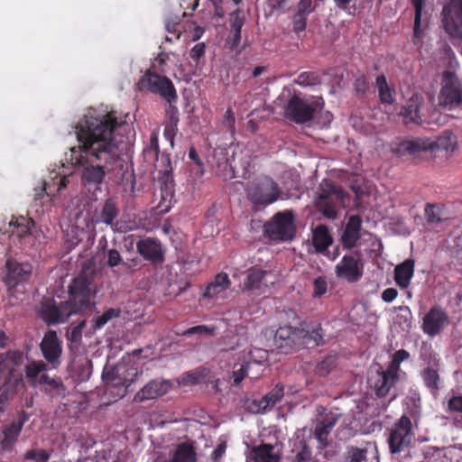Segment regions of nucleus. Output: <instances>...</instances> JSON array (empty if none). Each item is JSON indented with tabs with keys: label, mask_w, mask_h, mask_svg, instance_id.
I'll use <instances>...</instances> for the list:
<instances>
[{
	"label": "nucleus",
	"mask_w": 462,
	"mask_h": 462,
	"mask_svg": "<svg viewBox=\"0 0 462 462\" xmlns=\"http://www.w3.org/2000/svg\"><path fill=\"white\" fill-rule=\"evenodd\" d=\"M136 251L152 264H162L165 260V250L158 238L144 237L137 241Z\"/></svg>",
	"instance_id": "f3484780"
},
{
	"label": "nucleus",
	"mask_w": 462,
	"mask_h": 462,
	"mask_svg": "<svg viewBox=\"0 0 462 462\" xmlns=\"http://www.w3.org/2000/svg\"><path fill=\"white\" fill-rule=\"evenodd\" d=\"M88 328L87 319L80 320L76 326L71 327L70 330L67 332V338L76 346L81 344L82 335Z\"/></svg>",
	"instance_id": "79ce46f5"
},
{
	"label": "nucleus",
	"mask_w": 462,
	"mask_h": 462,
	"mask_svg": "<svg viewBox=\"0 0 462 462\" xmlns=\"http://www.w3.org/2000/svg\"><path fill=\"white\" fill-rule=\"evenodd\" d=\"M434 149H442L447 152H454L457 148V136L450 131H445L436 141H433Z\"/></svg>",
	"instance_id": "ea45409f"
},
{
	"label": "nucleus",
	"mask_w": 462,
	"mask_h": 462,
	"mask_svg": "<svg viewBox=\"0 0 462 462\" xmlns=\"http://www.w3.org/2000/svg\"><path fill=\"white\" fill-rule=\"evenodd\" d=\"M205 43L199 42L197 43L189 52V57L195 60L198 61L202 56L205 54Z\"/></svg>",
	"instance_id": "69168bd1"
},
{
	"label": "nucleus",
	"mask_w": 462,
	"mask_h": 462,
	"mask_svg": "<svg viewBox=\"0 0 462 462\" xmlns=\"http://www.w3.org/2000/svg\"><path fill=\"white\" fill-rule=\"evenodd\" d=\"M450 411L462 412V395L452 396L448 402Z\"/></svg>",
	"instance_id": "0e129e2a"
},
{
	"label": "nucleus",
	"mask_w": 462,
	"mask_h": 462,
	"mask_svg": "<svg viewBox=\"0 0 462 462\" xmlns=\"http://www.w3.org/2000/svg\"><path fill=\"white\" fill-rule=\"evenodd\" d=\"M414 437L412 423L407 415H402L394 423L388 439L391 453L397 454L409 448Z\"/></svg>",
	"instance_id": "1a4fd4ad"
},
{
	"label": "nucleus",
	"mask_w": 462,
	"mask_h": 462,
	"mask_svg": "<svg viewBox=\"0 0 462 462\" xmlns=\"http://www.w3.org/2000/svg\"><path fill=\"white\" fill-rule=\"evenodd\" d=\"M93 312L96 313V316L91 319L89 326L85 331V336L88 337H91L97 330L102 329L110 320L121 315V310L118 308H109L102 314H99L96 308L94 310L88 311L83 316L89 317Z\"/></svg>",
	"instance_id": "5701e85b"
},
{
	"label": "nucleus",
	"mask_w": 462,
	"mask_h": 462,
	"mask_svg": "<svg viewBox=\"0 0 462 462\" xmlns=\"http://www.w3.org/2000/svg\"><path fill=\"white\" fill-rule=\"evenodd\" d=\"M40 349L42 356L51 365V368L56 369L60 365L62 346L56 331L48 330L44 334L40 344Z\"/></svg>",
	"instance_id": "dca6fc26"
},
{
	"label": "nucleus",
	"mask_w": 462,
	"mask_h": 462,
	"mask_svg": "<svg viewBox=\"0 0 462 462\" xmlns=\"http://www.w3.org/2000/svg\"><path fill=\"white\" fill-rule=\"evenodd\" d=\"M230 285V280L226 273H217L215 280L210 282L204 292L205 297H213L214 295L226 291Z\"/></svg>",
	"instance_id": "c9c22d12"
},
{
	"label": "nucleus",
	"mask_w": 462,
	"mask_h": 462,
	"mask_svg": "<svg viewBox=\"0 0 462 462\" xmlns=\"http://www.w3.org/2000/svg\"><path fill=\"white\" fill-rule=\"evenodd\" d=\"M424 105V98L420 94H413L402 106L399 116L402 117L404 125L413 124L421 125L423 119L420 108Z\"/></svg>",
	"instance_id": "6ab92c4d"
},
{
	"label": "nucleus",
	"mask_w": 462,
	"mask_h": 462,
	"mask_svg": "<svg viewBox=\"0 0 462 462\" xmlns=\"http://www.w3.org/2000/svg\"><path fill=\"white\" fill-rule=\"evenodd\" d=\"M338 417L336 414H326L321 420L318 421L314 429V436L319 444V448L329 446L328 437L337 424Z\"/></svg>",
	"instance_id": "393cba45"
},
{
	"label": "nucleus",
	"mask_w": 462,
	"mask_h": 462,
	"mask_svg": "<svg viewBox=\"0 0 462 462\" xmlns=\"http://www.w3.org/2000/svg\"><path fill=\"white\" fill-rule=\"evenodd\" d=\"M375 84L378 88L379 99L383 104L392 105L394 102V90L392 89L383 74L379 75L375 79Z\"/></svg>",
	"instance_id": "4c0bfd02"
},
{
	"label": "nucleus",
	"mask_w": 462,
	"mask_h": 462,
	"mask_svg": "<svg viewBox=\"0 0 462 462\" xmlns=\"http://www.w3.org/2000/svg\"><path fill=\"white\" fill-rule=\"evenodd\" d=\"M122 124L116 112H88L76 125L78 146L70 148V162L82 168L85 185H100L120 162L121 151L115 132Z\"/></svg>",
	"instance_id": "f257e3e1"
},
{
	"label": "nucleus",
	"mask_w": 462,
	"mask_h": 462,
	"mask_svg": "<svg viewBox=\"0 0 462 462\" xmlns=\"http://www.w3.org/2000/svg\"><path fill=\"white\" fill-rule=\"evenodd\" d=\"M83 230H79L77 226H71L67 229L66 241L70 247L76 246L81 240Z\"/></svg>",
	"instance_id": "603ef678"
},
{
	"label": "nucleus",
	"mask_w": 462,
	"mask_h": 462,
	"mask_svg": "<svg viewBox=\"0 0 462 462\" xmlns=\"http://www.w3.org/2000/svg\"><path fill=\"white\" fill-rule=\"evenodd\" d=\"M449 324V317L447 311L436 305L430 309L422 319V331L429 337H434Z\"/></svg>",
	"instance_id": "2eb2a0df"
},
{
	"label": "nucleus",
	"mask_w": 462,
	"mask_h": 462,
	"mask_svg": "<svg viewBox=\"0 0 462 462\" xmlns=\"http://www.w3.org/2000/svg\"><path fill=\"white\" fill-rule=\"evenodd\" d=\"M273 450L274 446L269 443L254 447L251 450V459L254 462H279L280 457Z\"/></svg>",
	"instance_id": "7c9ffc66"
},
{
	"label": "nucleus",
	"mask_w": 462,
	"mask_h": 462,
	"mask_svg": "<svg viewBox=\"0 0 462 462\" xmlns=\"http://www.w3.org/2000/svg\"><path fill=\"white\" fill-rule=\"evenodd\" d=\"M300 331L302 332V334L300 335L301 348L306 346H324L326 343L325 330L320 323L302 322L300 326Z\"/></svg>",
	"instance_id": "aec40b11"
},
{
	"label": "nucleus",
	"mask_w": 462,
	"mask_h": 462,
	"mask_svg": "<svg viewBox=\"0 0 462 462\" xmlns=\"http://www.w3.org/2000/svg\"><path fill=\"white\" fill-rule=\"evenodd\" d=\"M362 218L358 215L349 217L340 238L344 249L354 248L361 238Z\"/></svg>",
	"instance_id": "412c9836"
},
{
	"label": "nucleus",
	"mask_w": 462,
	"mask_h": 462,
	"mask_svg": "<svg viewBox=\"0 0 462 462\" xmlns=\"http://www.w3.org/2000/svg\"><path fill=\"white\" fill-rule=\"evenodd\" d=\"M335 273L337 278L348 282H358L364 274V262L359 251L345 254L341 261L335 266Z\"/></svg>",
	"instance_id": "9d476101"
},
{
	"label": "nucleus",
	"mask_w": 462,
	"mask_h": 462,
	"mask_svg": "<svg viewBox=\"0 0 462 462\" xmlns=\"http://www.w3.org/2000/svg\"><path fill=\"white\" fill-rule=\"evenodd\" d=\"M422 378L426 386L433 393H437L439 389V375L438 372L431 367H427L422 372Z\"/></svg>",
	"instance_id": "49530a36"
},
{
	"label": "nucleus",
	"mask_w": 462,
	"mask_h": 462,
	"mask_svg": "<svg viewBox=\"0 0 462 462\" xmlns=\"http://www.w3.org/2000/svg\"><path fill=\"white\" fill-rule=\"evenodd\" d=\"M170 462H197V454L194 447L187 442L177 446Z\"/></svg>",
	"instance_id": "72a5a7b5"
},
{
	"label": "nucleus",
	"mask_w": 462,
	"mask_h": 462,
	"mask_svg": "<svg viewBox=\"0 0 462 462\" xmlns=\"http://www.w3.org/2000/svg\"><path fill=\"white\" fill-rule=\"evenodd\" d=\"M138 89H147L159 95L166 103H177L178 95L174 84L166 76L151 69L146 70L137 83Z\"/></svg>",
	"instance_id": "39448f33"
},
{
	"label": "nucleus",
	"mask_w": 462,
	"mask_h": 462,
	"mask_svg": "<svg viewBox=\"0 0 462 462\" xmlns=\"http://www.w3.org/2000/svg\"><path fill=\"white\" fill-rule=\"evenodd\" d=\"M156 159H157V162L162 164L159 166V167H161L159 169V172L162 173L163 176L168 180L172 171L170 154L162 152L161 155L159 154L158 158H156Z\"/></svg>",
	"instance_id": "8fccbe9b"
},
{
	"label": "nucleus",
	"mask_w": 462,
	"mask_h": 462,
	"mask_svg": "<svg viewBox=\"0 0 462 462\" xmlns=\"http://www.w3.org/2000/svg\"><path fill=\"white\" fill-rule=\"evenodd\" d=\"M345 191L332 182L325 180L319 185V191L315 200L317 209L327 218L337 217V206L345 197Z\"/></svg>",
	"instance_id": "423d86ee"
},
{
	"label": "nucleus",
	"mask_w": 462,
	"mask_h": 462,
	"mask_svg": "<svg viewBox=\"0 0 462 462\" xmlns=\"http://www.w3.org/2000/svg\"><path fill=\"white\" fill-rule=\"evenodd\" d=\"M178 132V123L173 120L172 122L168 121L163 130V136L170 142L171 148L174 146V138Z\"/></svg>",
	"instance_id": "6e6d98bb"
},
{
	"label": "nucleus",
	"mask_w": 462,
	"mask_h": 462,
	"mask_svg": "<svg viewBox=\"0 0 462 462\" xmlns=\"http://www.w3.org/2000/svg\"><path fill=\"white\" fill-rule=\"evenodd\" d=\"M118 215L119 209L117 208L116 200L112 198L107 199L105 201L100 213L101 222L106 225H112L114 220L118 217Z\"/></svg>",
	"instance_id": "58836bf2"
},
{
	"label": "nucleus",
	"mask_w": 462,
	"mask_h": 462,
	"mask_svg": "<svg viewBox=\"0 0 462 462\" xmlns=\"http://www.w3.org/2000/svg\"><path fill=\"white\" fill-rule=\"evenodd\" d=\"M398 382L393 376L385 374L383 370L377 371L376 379L373 383V389L375 395L379 398L385 397L389 394L390 390Z\"/></svg>",
	"instance_id": "c756f323"
},
{
	"label": "nucleus",
	"mask_w": 462,
	"mask_h": 462,
	"mask_svg": "<svg viewBox=\"0 0 462 462\" xmlns=\"http://www.w3.org/2000/svg\"><path fill=\"white\" fill-rule=\"evenodd\" d=\"M355 1L356 0H334V3L340 10H343L347 14L354 15L356 11V7L355 4L351 5V3Z\"/></svg>",
	"instance_id": "680f3d73"
},
{
	"label": "nucleus",
	"mask_w": 462,
	"mask_h": 462,
	"mask_svg": "<svg viewBox=\"0 0 462 462\" xmlns=\"http://www.w3.org/2000/svg\"><path fill=\"white\" fill-rule=\"evenodd\" d=\"M215 332V328L208 327L206 325H198L192 328H189L183 331L180 335L182 336H190L194 334L202 335V334H208L213 335Z\"/></svg>",
	"instance_id": "4d7b16f0"
},
{
	"label": "nucleus",
	"mask_w": 462,
	"mask_h": 462,
	"mask_svg": "<svg viewBox=\"0 0 462 462\" xmlns=\"http://www.w3.org/2000/svg\"><path fill=\"white\" fill-rule=\"evenodd\" d=\"M51 452L43 448L28 449L23 456V460H32L34 462H47L51 458Z\"/></svg>",
	"instance_id": "09e8293b"
},
{
	"label": "nucleus",
	"mask_w": 462,
	"mask_h": 462,
	"mask_svg": "<svg viewBox=\"0 0 462 462\" xmlns=\"http://www.w3.org/2000/svg\"><path fill=\"white\" fill-rule=\"evenodd\" d=\"M354 88L357 94L365 95L369 89V82L365 75L358 76L354 82Z\"/></svg>",
	"instance_id": "052dcab7"
},
{
	"label": "nucleus",
	"mask_w": 462,
	"mask_h": 462,
	"mask_svg": "<svg viewBox=\"0 0 462 462\" xmlns=\"http://www.w3.org/2000/svg\"><path fill=\"white\" fill-rule=\"evenodd\" d=\"M399 370H400V364L392 358V361L390 362L388 367L386 368V370H383V372H384L385 374L393 376V378H395L396 380L399 381V375H398Z\"/></svg>",
	"instance_id": "338daca9"
},
{
	"label": "nucleus",
	"mask_w": 462,
	"mask_h": 462,
	"mask_svg": "<svg viewBox=\"0 0 462 462\" xmlns=\"http://www.w3.org/2000/svg\"><path fill=\"white\" fill-rule=\"evenodd\" d=\"M328 291V283L326 278L323 276H319L316 278L313 282V298H320L322 297Z\"/></svg>",
	"instance_id": "5fc2aeb1"
},
{
	"label": "nucleus",
	"mask_w": 462,
	"mask_h": 462,
	"mask_svg": "<svg viewBox=\"0 0 462 462\" xmlns=\"http://www.w3.org/2000/svg\"><path fill=\"white\" fill-rule=\"evenodd\" d=\"M48 365L43 361L32 360L26 364L24 367V372L29 381H34L39 377L40 374L42 373L43 371H46Z\"/></svg>",
	"instance_id": "c03bdc74"
},
{
	"label": "nucleus",
	"mask_w": 462,
	"mask_h": 462,
	"mask_svg": "<svg viewBox=\"0 0 462 462\" xmlns=\"http://www.w3.org/2000/svg\"><path fill=\"white\" fill-rule=\"evenodd\" d=\"M253 363L251 362H245L244 363L238 370H236L233 372V379L235 384H239L248 374H249V369ZM254 365H260V362H254Z\"/></svg>",
	"instance_id": "3c124183"
},
{
	"label": "nucleus",
	"mask_w": 462,
	"mask_h": 462,
	"mask_svg": "<svg viewBox=\"0 0 462 462\" xmlns=\"http://www.w3.org/2000/svg\"><path fill=\"white\" fill-rule=\"evenodd\" d=\"M424 2L425 0H411V4L414 6V24L412 34V42L414 45H420L422 42V11L424 7Z\"/></svg>",
	"instance_id": "473e14b6"
},
{
	"label": "nucleus",
	"mask_w": 462,
	"mask_h": 462,
	"mask_svg": "<svg viewBox=\"0 0 462 462\" xmlns=\"http://www.w3.org/2000/svg\"><path fill=\"white\" fill-rule=\"evenodd\" d=\"M102 379L106 385H112L118 389V393L123 397L126 393V388L129 385L126 380L122 381L117 372L114 368L105 370L102 374Z\"/></svg>",
	"instance_id": "e433bc0d"
},
{
	"label": "nucleus",
	"mask_w": 462,
	"mask_h": 462,
	"mask_svg": "<svg viewBox=\"0 0 462 462\" xmlns=\"http://www.w3.org/2000/svg\"><path fill=\"white\" fill-rule=\"evenodd\" d=\"M400 148L410 154H417L421 152L433 151L434 143L430 138L418 137L402 142Z\"/></svg>",
	"instance_id": "c85d7f7f"
},
{
	"label": "nucleus",
	"mask_w": 462,
	"mask_h": 462,
	"mask_svg": "<svg viewBox=\"0 0 462 462\" xmlns=\"http://www.w3.org/2000/svg\"><path fill=\"white\" fill-rule=\"evenodd\" d=\"M344 462H379L376 446L371 443H367L364 448L348 446Z\"/></svg>",
	"instance_id": "4be33fe9"
},
{
	"label": "nucleus",
	"mask_w": 462,
	"mask_h": 462,
	"mask_svg": "<svg viewBox=\"0 0 462 462\" xmlns=\"http://www.w3.org/2000/svg\"><path fill=\"white\" fill-rule=\"evenodd\" d=\"M24 359L22 350H9L0 354V413L5 412L23 382L18 370Z\"/></svg>",
	"instance_id": "7ed1b4c3"
},
{
	"label": "nucleus",
	"mask_w": 462,
	"mask_h": 462,
	"mask_svg": "<svg viewBox=\"0 0 462 462\" xmlns=\"http://www.w3.org/2000/svg\"><path fill=\"white\" fill-rule=\"evenodd\" d=\"M402 415H407L414 421L418 420L420 416V399L416 395L409 396L406 400V409Z\"/></svg>",
	"instance_id": "37998d69"
},
{
	"label": "nucleus",
	"mask_w": 462,
	"mask_h": 462,
	"mask_svg": "<svg viewBox=\"0 0 462 462\" xmlns=\"http://www.w3.org/2000/svg\"><path fill=\"white\" fill-rule=\"evenodd\" d=\"M333 237L325 225H318L312 230V245L317 253H324L332 245Z\"/></svg>",
	"instance_id": "cd10ccee"
},
{
	"label": "nucleus",
	"mask_w": 462,
	"mask_h": 462,
	"mask_svg": "<svg viewBox=\"0 0 462 462\" xmlns=\"http://www.w3.org/2000/svg\"><path fill=\"white\" fill-rule=\"evenodd\" d=\"M439 104L448 109L462 105V81L452 71L447 70L442 75Z\"/></svg>",
	"instance_id": "0eeeda50"
},
{
	"label": "nucleus",
	"mask_w": 462,
	"mask_h": 462,
	"mask_svg": "<svg viewBox=\"0 0 462 462\" xmlns=\"http://www.w3.org/2000/svg\"><path fill=\"white\" fill-rule=\"evenodd\" d=\"M21 431L22 430L12 422L4 426L1 433L0 449L2 451H11L17 442Z\"/></svg>",
	"instance_id": "2f4dec72"
},
{
	"label": "nucleus",
	"mask_w": 462,
	"mask_h": 462,
	"mask_svg": "<svg viewBox=\"0 0 462 462\" xmlns=\"http://www.w3.org/2000/svg\"><path fill=\"white\" fill-rule=\"evenodd\" d=\"M265 233L273 240L290 241L296 232L292 211L285 210L276 213L265 225Z\"/></svg>",
	"instance_id": "6e6552de"
},
{
	"label": "nucleus",
	"mask_w": 462,
	"mask_h": 462,
	"mask_svg": "<svg viewBox=\"0 0 462 462\" xmlns=\"http://www.w3.org/2000/svg\"><path fill=\"white\" fill-rule=\"evenodd\" d=\"M441 15L445 32L453 38L462 39V0H449Z\"/></svg>",
	"instance_id": "f8f14e48"
},
{
	"label": "nucleus",
	"mask_w": 462,
	"mask_h": 462,
	"mask_svg": "<svg viewBox=\"0 0 462 462\" xmlns=\"http://www.w3.org/2000/svg\"><path fill=\"white\" fill-rule=\"evenodd\" d=\"M415 262L412 259H406L394 268V281L401 289L409 287L414 274Z\"/></svg>",
	"instance_id": "bb28decb"
},
{
	"label": "nucleus",
	"mask_w": 462,
	"mask_h": 462,
	"mask_svg": "<svg viewBox=\"0 0 462 462\" xmlns=\"http://www.w3.org/2000/svg\"><path fill=\"white\" fill-rule=\"evenodd\" d=\"M292 24L293 31L296 33L305 31L307 25V15L296 13L292 20Z\"/></svg>",
	"instance_id": "bf43d9fd"
},
{
	"label": "nucleus",
	"mask_w": 462,
	"mask_h": 462,
	"mask_svg": "<svg viewBox=\"0 0 462 462\" xmlns=\"http://www.w3.org/2000/svg\"><path fill=\"white\" fill-rule=\"evenodd\" d=\"M273 406L274 405L271 404V401L267 399L265 394L260 400H253L248 402L246 404V409L252 413H264Z\"/></svg>",
	"instance_id": "de8ad7c7"
},
{
	"label": "nucleus",
	"mask_w": 462,
	"mask_h": 462,
	"mask_svg": "<svg viewBox=\"0 0 462 462\" xmlns=\"http://www.w3.org/2000/svg\"><path fill=\"white\" fill-rule=\"evenodd\" d=\"M38 383L45 386L44 392L47 393L57 392L60 395L65 391V386L60 378H51L46 374L40 375Z\"/></svg>",
	"instance_id": "a19ab883"
},
{
	"label": "nucleus",
	"mask_w": 462,
	"mask_h": 462,
	"mask_svg": "<svg viewBox=\"0 0 462 462\" xmlns=\"http://www.w3.org/2000/svg\"><path fill=\"white\" fill-rule=\"evenodd\" d=\"M90 280L83 275L75 277L69 285L67 300L57 303L53 299H43L39 315L47 325L65 323L72 315H86L96 309L95 293Z\"/></svg>",
	"instance_id": "f03ea898"
},
{
	"label": "nucleus",
	"mask_w": 462,
	"mask_h": 462,
	"mask_svg": "<svg viewBox=\"0 0 462 462\" xmlns=\"http://www.w3.org/2000/svg\"><path fill=\"white\" fill-rule=\"evenodd\" d=\"M245 191L247 199L257 209L264 208L279 199H287L278 183L267 175L254 180L248 185Z\"/></svg>",
	"instance_id": "20e7f679"
},
{
	"label": "nucleus",
	"mask_w": 462,
	"mask_h": 462,
	"mask_svg": "<svg viewBox=\"0 0 462 462\" xmlns=\"http://www.w3.org/2000/svg\"><path fill=\"white\" fill-rule=\"evenodd\" d=\"M122 263V257L116 249H109L107 251L106 263L109 267H116Z\"/></svg>",
	"instance_id": "e2e57ef3"
},
{
	"label": "nucleus",
	"mask_w": 462,
	"mask_h": 462,
	"mask_svg": "<svg viewBox=\"0 0 462 462\" xmlns=\"http://www.w3.org/2000/svg\"><path fill=\"white\" fill-rule=\"evenodd\" d=\"M291 451L294 453L292 462H314L311 448L303 438L294 442Z\"/></svg>",
	"instance_id": "f704fd0d"
},
{
	"label": "nucleus",
	"mask_w": 462,
	"mask_h": 462,
	"mask_svg": "<svg viewBox=\"0 0 462 462\" xmlns=\"http://www.w3.org/2000/svg\"><path fill=\"white\" fill-rule=\"evenodd\" d=\"M337 357L335 355H328L323 360L319 362L315 368V373L319 376L328 375L337 366Z\"/></svg>",
	"instance_id": "a18cd8bd"
},
{
	"label": "nucleus",
	"mask_w": 462,
	"mask_h": 462,
	"mask_svg": "<svg viewBox=\"0 0 462 462\" xmlns=\"http://www.w3.org/2000/svg\"><path fill=\"white\" fill-rule=\"evenodd\" d=\"M300 327L280 326L274 335V344L285 354L295 352L301 348Z\"/></svg>",
	"instance_id": "4468645a"
},
{
	"label": "nucleus",
	"mask_w": 462,
	"mask_h": 462,
	"mask_svg": "<svg viewBox=\"0 0 462 462\" xmlns=\"http://www.w3.org/2000/svg\"><path fill=\"white\" fill-rule=\"evenodd\" d=\"M5 276L4 282L9 291H13L19 285L29 282L32 266L29 263H20L14 259H7L5 262Z\"/></svg>",
	"instance_id": "ddd939ff"
},
{
	"label": "nucleus",
	"mask_w": 462,
	"mask_h": 462,
	"mask_svg": "<svg viewBox=\"0 0 462 462\" xmlns=\"http://www.w3.org/2000/svg\"><path fill=\"white\" fill-rule=\"evenodd\" d=\"M319 102L307 103L299 96H292L285 106L284 114L286 118L296 123L304 124L312 120Z\"/></svg>",
	"instance_id": "9b49d317"
},
{
	"label": "nucleus",
	"mask_w": 462,
	"mask_h": 462,
	"mask_svg": "<svg viewBox=\"0 0 462 462\" xmlns=\"http://www.w3.org/2000/svg\"><path fill=\"white\" fill-rule=\"evenodd\" d=\"M172 387L170 380L156 378L149 381L134 396V402H143L166 394Z\"/></svg>",
	"instance_id": "a211bd4d"
},
{
	"label": "nucleus",
	"mask_w": 462,
	"mask_h": 462,
	"mask_svg": "<svg viewBox=\"0 0 462 462\" xmlns=\"http://www.w3.org/2000/svg\"><path fill=\"white\" fill-rule=\"evenodd\" d=\"M295 82L300 86H313L319 82V76L314 72H302L298 76Z\"/></svg>",
	"instance_id": "864d4df0"
},
{
	"label": "nucleus",
	"mask_w": 462,
	"mask_h": 462,
	"mask_svg": "<svg viewBox=\"0 0 462 462\" xmlns=\"http://www.w3.org/2000/svg\"><path fill=\"white\" fill-rule=\"evenodd\" d=\"M267 274L266 271L250 268L244 282V291L251 292L254 295H260L264 287V278Z\"/></svg>",
	"instance_id": "a878e982"
},
{
	"label": "nucleus",
	"mask_w": 462,
	"mask_h": 462,
	"mask_svg": "<svg viewBox=\"0 0 462 462\" xmlns=\"http://www.w3.org/2000/svg\"><path fill=\"white\" fill-rule=\"evenodd\" d=\"M284 395V387L282 384H276L270 392L266 393L267 399L271 401V404L278 403Z\"/></svg>",
	"instance_id": "13d9d810"
},
{
	"label": "nucleus",
	"mask_w": 462,
	"mask_h": 462,
	"mask_svg": "<svg viewBox=\"0 0 462 462\" xmlns=\"http://www.w3.org/2000/svg\"><path fill=\"white\" fill-rule=\"evenodd\" d=\"M34 223L32 218L20 216L18 217H13L9 223L6 232L10 234V238L18 241L22 245L23 240L31 235V229Z\"/></svg>",
	"instance_id": "b1692460"
},
{
	"label": "nucleus",
	"mask_w": 462,
	"mask_h": 462,
	"mask_svg": "<svg viewBox=\"0 0 462 462\" xmlns=\"http://www.w3.org/2000/svg\"><path fill=\"white\" fill-rule=\"evenodd\" d=\"M245 23V18L240 16L239 14H233L231 20V31L241 32Z\"/></svg>",
	"instance_id": "774afa93"
}]
</instances>
